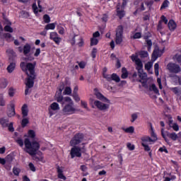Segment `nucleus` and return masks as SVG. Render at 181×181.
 Returning a JSON list of instances; mask_svg holds the SVG:
<instances>
[{
  "mask_svg": "<svg viewBox=\"0 0 181 181\" xmlns=\"http://www.w3.org/2000/svg\"><path fill=\"white\" fill-rule=\"evenodd\" d=\"M49 39L53 40L57 45H59L62 42V38L59 37V34L57 32L50 33Z\"/></svg>",
  "mask_w": 181,
  "mask_h": 181,
  "instance_id": "nucleus-13",
  "label": "nucleus"
},
{
  "mask_svg": "<svg viewBox=\"0 0 181 181\" xmlns=\"http://www.w3.org/2000/svg\"><path fill=\"white\" fill-rule=\"evenodd\" d=\"M140 56H141V57H148V56H149V55L148 54V52H146V51H141L140 52Z\"/></svg>",
  "mask_w": 181,
  "mask_h": 181,
  "instance_id": "nucleus-51",
  "label": "nucleus"
},
{
  "mask_svg": "<svg viewBox=\"0 0 181 181\" xmlns=\"http://www.w3.org/2000/svg\"><path fill=\"white\" fill-rule=\"evenodd\" d=\"M56 25H57V23H49L47 24L45 29V30H54V29L56 28Z\"/></svg>",
  "mask_w": 181,
  "mask_h": 181,
  "instance_id": "nucleus-22",
  "label": "nucleus"
},
{
  "mask_svg": "<svg viewBox=\"0 0 181 181\" xmlns=\"http://www.w3.org/2000/svg\"><path fill=\"white\" fill-rule=\"evenodd\" d=\"M13 173L15 176H19V173H21V169L19 168L14 167L13 168Z\"/></svg>",
  "mask_w": 181,
  "mask_h": 181,
  "instance_id": "nucleus-35",
  "label": "nucleus"
},
{
  "mask_svg": "<svg viewBox=\"0 0 181 181\" xmlns=\"http://www.w3.org/2000/svg\"><path fill=\"white\" fill-rule=\"evenodd\" d=\"M96 54H97V49L93 48V51H92V57H93V59H95Z\"/></svg>",
  "mask_w": 181,
  "mask_h": 181,
  "instance_id": "nucleus-59",
  "label": "nucleus"
},
{
  "mask_svg": "<svg viewBox=\"0 0 181 181\" xmlns=\"http://www.w3.org/2000/svg\"><path fill=\"white\" fill-rule=\"evenodd\" d=\"M59 110H60V106L58 105L57 103H52L48 108L49 117H52V115H54V111H59Z\"/></svg>",
  "mask_w": 181,
  "mask_h": 181,
  "instance_id": "nucleus-11",
  "label": "nucleus"
},
{
  "mask_svg": "<svg viewBox=\"0 0 181 181\" xmlns=\"http://www.w3.org/2000/svg\"><path fill=\"white\" fill-rule=\"evenodd\" d=\"M0 124L1 125V127H3V128H6V127H8V125H9V119L5 118V117H2L0 119Z\"/></svg>",
  "mask_w": 181,
  "mask_h": 181,
  "instance_id": "nucleus-20",
  "label": "nucleus"
},
{
  "mask_svg": "<svg viewBox=\"0 0 181 181\" xmlns=\"http://www.w3.org/2000/svg\"><path fill=\"white\" fill-rule=\"evenodd\" d=\"M125 15L124 11L121 10V6H117V16H119V19H122Z\"/></svg>",
  "mask_w": 181,
  "mask_h": 181,
  "instance_id": "nucleus-25",
  "label": "nucleus"
},
{
  "mask_svg": "<svg viewBox=\"0 0 181 181\" xmlns=\"http://www.w3.org/2000/svg\"><path fill=\"white\" fill-rule=\"evenodd\" d=\"M159 151L160 152H165V153H168V149H166V147L160 148Z\"/></svg>",
  "mask_w": 181,
  "mask_h": 181,
  "instance_id": "nucleus-63",
  "label": "nucleus"
},
{
  "mask_svg": "<svg viewBox=\"0 0 181 181\" xmlns=\"http://www.w3.org/2000/svg\"><path fill=\"white\" fill-rule=\"evenodd\" d=\"M4 23L6 25H12V23H11V21H9L8 18H4Z\"/></svg>",
  "mask_w": 181,
  "mask_h": 181,
  "instance_id": "nucleus-61",
  "label": "nucleus"
},
{
  "mask_svg": "<svg viewBox=\"0 0 181 181\" xmlns=\"http://www.w3.org/2000/svg\"><path fill=\"white\" fill-rule=\"evenodd\" d=\"M150 128L151 137H150L149 136H144L141 137V145L144 147V151L146 152H148L151 156V147H149V145H151V144H155V142L158 141V136L155 134V132H153V127H152V124H150Z\"/></svg>",
  "mask_w": 181,
  "mask_h": 181,
  "instance_id": "nucleus-3",
  "label": "nucleus"
},
{
  "mask_svg": "<svg viewBox=\"0 0 181 181\" xmlns=\"http://www.w3.org/2000/svg\"><path fill=\"white\" fill-rule=\"evenodd\" d=\"M124 30V28L122 26H119L116 31V38H115V42L116 45H120V43H122V32Z\"/></svg>",
  "mask_w": 181,
  "mask_h": 181,
  "instance_id": "nucleus-9",
  "label": "nucleus"
},
{
  "mask_svg": "<svg viewBox=\"0 0 181 181\" xmlns=\"http://www.w3.org/2000/svg\"><path fill=\"white\" fill-rule=\"evenodd\" d=\"M36 136L35 134V131L33 130H29L28 132V138H34Z\"/></svg>",
  "mask_w": 181,
  "mask_h": 181,
  "instance_id": "nucleus-41",
  "label": "nucleus"
},
{
  "mask_svg": "<svg viewBox=\"0 0 181 181\" xmlns=\"http://www.w3.org/2000/svg\"><path fill=\"white\" fill-rule=\"evenodd\" d=\"M141 36V33H136L133 36H131V37L133 39H139Z\"/></svg>",
  "mask_w": 181,
  "mask_h": 181,
  "instance_id": "nucleus-47",
  "label": "nucleus"
},
{
  "mask_svg": "<svg viewBox=\"0 0 181 181\" xmlns=\"http://www.w3.org/2000/svg\"><path fill=\"white\" fill-rule=\"evenodd\" d=\"M167 67L171 73H179V71H180V66L176 64L170 63L168 64Z\"/></svg>",
  "mask_w": 181,
  "mask_h": 181,
  "instance_id": "nucleus-12",
  "label": "nucleus"
},
{
  "mask_svg": "<svg viewBox=\"0 0 181 181\" xmlns=\"http://www.w3.org/2000/svg\"><path fill=\"white\" fill-rule=\"evenodd\" d=\"M138 115H139V113H133L131 115V117H132L131 122H135V121H136V119H138Z\"/></svg>",
  "mask_w": 181,
  "mask_h": 181,
  "instance_id": "nucleus-36",
  "label": "nucleus"
},
{
  "mask_svg": "<svg viewBox=\"0 0 181 181\" xmlns=\"http://www.w3.org/2000/svg\"><path fill=\"white\" fill-rule=\"evenodd\" d=\"M0 87L1 88H6V87H8V81L5 78H1Z\"/></svg>",
  "mask_w": 181,
  "mask_h": 181,
  "instance_id": "nucleus-26",
  "label": "nucleus"
},
{
  "mask_svg": "<svg viewBox=\"0 0 181 181\" xmlns=\"http://www.w3.org/2000/svg\"><path fill=\"white\" fill-rule=\"evenodd\" d=\"M30 45L29 44H25L23 48V54H25V56H26V54H29V53H30Z\"/></svg>",
  "mask_w": 181,
  "mask_h": 181,
  "instance_id": "nucleus-21",
  "label": "nucleus"
},
{
  "mask_svg": "<svg viewBox=\"0 0 181 181\" xmlns=\"http://www.w3.org/2000/svg\"><path fill=\"white\" fill-rule=\"evenodd\" d=\"M172 128L174 129V131H179V125H177L176 123L173 124Z\"/></svg>",
  "mask_w": 181,
  "mask_h": 181,
  "instance_id": "nucleus-54",
  "label": "nucleus"
},
{
  "mask_svg": "<svg viewBox=\"0 0 181 181\" xmlns=\"http://www.w3.org/2000/svg\"><path fill=\"white\" fill-rule=\"evenodd\" d=\"M6 115L8 118H12L16 115V112L15 111V102L11 101L6 107Z\"/></svg>",
  "mask_w": 181,
  "mask_h": 181,
  "instance_id": "nucleus-8",
  "label": "nucleus"
},
{
  "mask_svg": "<svg viewBox=\"0 0 181 181\" xmlns=\"http://www.w3.org/2000/svg\"><path fill=\"white\" fill-rule=\"evenodd\" d=\"M21 114L23 115V118L28 117V114H29V107L27 104H24L21 107Z\"/></svg>",
  "mask_w": 181,
  "mask_h": 181,
  "instance_id": "nucleus-17",
  "label": "nucleus"
},
{
  "mask_svg": "<svg viewBox=\"0 0 181 181\" xmlns=\"http://www.w3.org/2000/svg\"><path fill=\"white\" fill-rule=\"evenodd\" d=\"M86 149L84 146H74L71 149L70 155L72 159L74 158H81V153H86Z\"/></svg>",
  "mask_w": 181,
  "mask_h": 181,
  "instance_id": "nucleus-7",
  "label": "nucleus"
},
{
  "mask_svg": "<svg viewBox=\"0 0 181 181\" xmlns=\"http://www.w3.org/2000/svg\"><path fill=\"white\" fill-rule=\"evenodd\" d=\"M21 16L23 18H29V16H30L29 13L28 11H21Z\"/></svg>",
  "mask_w": 181,
  "mask_h": 181,
  "instance_id": "nucleus-48",
  "label": "nucleus"
},
{
  "mask_svg": "<svg viewBox=\"0 0 181 181\" xmlns=\"http://www.w3.org/2000/svg\"><path fill=\"white\" fill-rule=\"evenodd\" d=\"M43 19L45 23H49L50 22V17L49 16V15H44Z\"/></svg>",
  "mask_w": 181,
  "mask_h": 181,
  "instance_id": "nucleus-45",
  "label": "nucleus"
},
{
  "mask_svg": "<svg viewBox=\"0 0 181 181\" xmlns=\"http://www.w3.org/2000/svg\"><path fill=\"white\" fill-rule=\"evenodd\" d=\"M24 145L25 146V151L31 156L36 155V152L40 148V144L37 141L30 142V140L28 138L24 140Z\"/></svg>",
  "mask_w": 181,
  "mask_h": 181,
  "instance_id": "nucleus-5",
  "label": "nucleus"
},
{
  "mask_svg": "<svg viewBox=\"0 0 181 181\" xmlns=\"http://www.w3.org/2000/svg\"><path fill=\"white\" fill-rule=\"evenodd\" d=\"M103 77L104 78H106L107 81H112V75H109L105 73H103Z\"/></svg>",
  "mask_w": 181,
  "mask_h": 181,
  "instance_id": "nucleus-46",
  "label": "nucleus"
},
{
  "mask_svg": "<svg viewBox=\"0 0 181 181\" xmlns=\"http://www.w3.org/2000/svg\"><path fill=\"white\" fill-rule=\"evenodd\" d=\"M153 66V63H152L151 62H148L145 64L144 67L145 69L147 70V71H149V73L152 74V71H151V69H152Z\"/></svg>",
  "mask_w": 181,
  "mask_h": 181,
  "instance_id": "nucleus-27",
  "label": "nucleus"
},
{
  "mask_svg": "<svg viewBox=\"0 0 181 181\" xmlns=\"http://www.w3.org/2000/svg\"><path fill=\"white\" fill-rule=\"evenodd\" d=\"M93 37L95 38V39H96V37H100V32L96 31L95 33H94L93 34Z\"/></svg>",
  "mask_w": 181,
  "mask_h": 181,
  "instance_id": "nucleus-62",
  "label": "nucleus"
},
{
  "mask_svg": "<svg viewBox=\"0 0 181 181\" xmlns=\"http://www.w3.org/2000/svg\"><path fill=\"white\" fill-rule=\"evenodd\" d=\"M98 44V39L92 37L90 39V46H95Z\"/></svg>",
  "mask_w": 181,
  "mask_h": 181,
  "instance_id": "nucleus-38",
  "label": "nucleus"
},
{
  "mask_svg": "<svg viewBox=\"0 0 181 181\" xmlns=\"http://www.w3.org/2000/svg\"><path fill=\"white\" fill-rule=\"evenodd\" d=\"M58 177H59V179H62L63 180H66V177L63 175V173H58Z\"/></svg>",
  "mask_w": 181,
  "mask_h": 181,
  "instance_id": "nucleus-60",
  "label": "nucleus"
},
{
  "mask_svg": "<svg viewBox=\"0 0 181 181\" xmlns=\"http://www.w3.org/2000/svg\"><path fill=\"white\" fill-rule=\"evenodd\" d=\"M160 19H161V22H163L165 25H166V23H168V18H166V17H165V16H162Z\"/></svg>",
  "mask_w": 181,
  "mask_h": 181,
  "instance_id": "nucleus-56",
  "label": "nucleus"
},
{
  "mask_svg": "<svg viewBox=\"0 0 181 181\" xmlns=\"http://www.w3.org/2000/svg\"><path fill=\"white\" fill-rule=\"evenodd\" d=\"M8 93L9 97H13V95H15V89L13 88H10Z\"/></svg>",
  "mask_w": 181,
  "mask_h": 181,
  "instance_id": "nucleus-40",
  "label": "nucleus"
},
{
  "mask_svg": "<svg viewBox=\"0 0 181 181\" xmlns=\"http://www.w3.org/2000/svg\"><path fill=\"white\" fill-rule=\"evenodd\" d=\"M122 131L127 134H134L135 132V128L133 126H130L127 128H122Z\"/></svg>",
  "mask_w": 181,
  "mask_h": 181,
  "instance_id": "nucleus-23",
  "label": "nucleus"
},
{
  "mask_svg": "<svg viewBox=\"0 0 181 181\" xmlns=\"http://www.w3.org/2000/svg\"><path fill=\"white\" fill-rule=\"evenodd\" d=\"M21 69L27 74L28 78H26L25 86L28 87V88H32L33 87V80H35V77H36V74L35 73V67L36 66L35 63H25L21 62Z\"/></svg>",
  "mask_w": 181,
  "mask_h": 181,
  "instance_id": "nucleus-2",
  "label": "nucleus"
},
{
  "mask_svg": "<svg viewBox=\"0 0 181 181\" xmlns=\"http://www.w3.org/2000/svg\"><path fill=\"white\" fill-rule=\"evenodd\" d=\"M159 57V47H156L152 54V60L155 62Z\"/></svg>",
  "mask_w": 181,
  "mask_h": 181,
  "instance_id": "nucleus-19",
  "label": "nucleus"
},
{
  "mask_svg": "<svg viewBox=\"0 0 181 181\" xmlns=\"http://www.w3.org/2000/svg\"><path fill=\"white\" fill-rule=\"evenodd\" d=\"M33 9L34 13H38V12H42V6L40 5V0H37V4H36V3H34L33 4Z\"/></svg>",
  "mask_w": 181,
  "mask_h": 181,
  "instance_id": "nucleus-16",
  "label": "nucleus"
},
{
  "mask_svg": "<svg viewBox=\"0 0 181 181\" xmlns=\"http://www.w3.org/2000/svg\"><path fill=\"white\" fill-rule=\"evenodd\" d=\"M74 100L75 101H76V103H78V101H80V97H78V95L76 93V94H73L72 95Z\"/></svg>",
  "mask_w": 181,
  "mask_h": 181,
  "instance_id": "nucleus-52",
  "label": "nucleus"
},
{
  "mask_svg": "<svg viewBox=\"0 0 181 181\" xmlns=\"http://www.w3.org/2000/svg\"><path fill=\"white\" fill-rule=\"evenodd\" d=\"M169 6V1L168 0H165L161 5L160 9H166Z\"/></svg>",
  "mask_w": 181,
  "mask_h": 181,
  "instance_id": "nucleus-37",
  "label": "nucleus"
},
{
  "mask_svg": "<svg viewBox=\"0 0 181 181\" xmlns=\"http://www.w3.org/2000/svg\"><path fill=\"white\" fill-rule=\"evenodd\" d=\"M7 127H8V131H10L11 132H13V131H15V129H13V123H10L9 125L8 124Z\"/></svg>",
  "mask_w": 181,
  "mask_h": 181,
  "instance_id": "nucleus-53",
  "label": "nucleus"
},
{
  "mask_svg": "<svg viewBox=\"0 0 181 181\" xmlns=\"http://www.w3.org/2000/svg\"><path fill=\"white\" fill-rule=\"evenodd\" d=\"M57 29L59 35H64V28L60 25H57Z\"/></svg>",
  "mask_w": 181,
  "mask_h": 181,
  "instance_id": "nucleus-39",
  "label": "nucleus"
},
{
  "mask_svg": "<svg viewBox=\"0 0 181 181\" xmlns=\"http://www.w3.org/2000/svg\"><path fill=\"white\" fill-rule=\"evenodd\" d=\"M78 66H79L80 69H84V67H86V64H85V62H80L78 64Z\"/></svg>",
  "mask_w": 181,
  "mask_h": 181,
  "instance_id": "nucleus-64",
  "label": "nucleus"
},
{
  "mask_svg": "<svg viewBox=\"0 0 181 181\" xmlns=\"http://www.w3.org/2000/svg\"><path fill=\"white\" fill-rule=\"evenodd\" d=\"M127 146L129 151H134L135 149V146L131 143H127Z\"/></svg>",
  "mask_w": 181,
  "mask_h": 181,
  "instance_id": "nucleus-49",
  "label": "nucleus"
},
{
  "mask_svg": "<svg viewBox=\"0 0 181 181\" xmlns=\"http://www.w3.org/2000/svg\"><path fill=\"white\" fill-rule=\"evenodd\" d=\"M29 124V119L28 117H23L21 122V125L23 127H26V124Z\"/></svg>",
  "mask_w": 181,
  "mask_h": 181,
  "instance_id": "nucleus-32",
  "label": "nucleus"
},
{
  "mask_svg": "<svg viewBox=\"0 0 181 181\" xmlns=\"http://www.w3.org/2000/svg\"><path fill=\"white\" fill-rule=\"evenodd\" d=\"M149 90L150 91H153L155 94H158V88H156V84H151V86L149 87Z\"/></svg>",
  "mask_w": 181,
  "mask_h": 181,
  "instance_id": "nucleus-29",
  "label": "nucleus"
},
{
  "mask_svg": "<svg viewBox=\"0 0 181 181\" xmlns=\"http://www.w3.org/2000/svg\"><path fill=\"white\" fill-rule=\"evenodd\" d=\"M23 60L25 62H33V60H35V57L32 55H29L28 57L23 58Z\"/></svg>",
  "mask_w": 181,
  "mask_h": 181,
  "instance_id": "nucleus-43",
  "label": "nucleus"
},
{
  "mask_svg": "<svg viewBox=\"0 0 181 181\" xmlns=\"http://www.w3.org/2000/svg\"><path fill=\"white\" fill-rule=\"evenodd\" d=\"M92 108H97L100 111H107L110 108V100H107V102L105 100H93Z\"/></svg>",
  "mask_w": 181,
  "mask_h": 181,
  "instance_id": "nucleus-6",
  "label": "nucleus"
},
{
  "mask_svg": "<svg viewBox=\"0 0 181 181\" xmlns=\"http://www.w3.org/2000/svg\"><path fill=\"white\" fill-rule=\"evenodd\" d=\"M161 134H162V136L164 138V139H165V141H166V135H168V136L170 138V139H172L173 141H176L179 138V136H177V134L175 132H173L171 134H168L167 132H163V130H161Z\"/></svg>",
  "mask_w": 181,
  "mask_h": 181,
  "instance_id": "nucleus-15",
  "label": "nucleus"
},
{
  "mask_svg": "<svg viewBox=\"0 0 181 181\" xmlns=\"http://www.w3.org/2000/svg\"><path fill=\"white\" fill-rule=\"evenodd\" d=\"M177 28V24L173 20H170L168 22V28L170 30H175Z\"/></svg>",
  "mask_w": 181,
  "mask_h": 181,
  "instance_id": "nucleus-18",
  "label": "nucleus"
},
{
  "mask_svg": "<svg viewBox=\"0 0 181 181\" xmlns=\"http://www.w3.org/2000/svg\"><path fill=\"white\" fill-rule=\"evenodd\" d=\"M94 95H95L96 98L99 100V101H105L106 103L108 102V98H107L103 93H100L97 88L94 89Z\"/></svg>",
  "mask_w": 181,
  "mask_h": 181,
  "instance_id": "nucleus-14",
  "label": "nucleus"
},
{
  "mask_svg": "<svg viewBox=\"0 0 181 181\" xmlns=\"http://www.w3.org/2000/svg\"><path fill=\"white\" fill-rule=\"evenodd\" d=\"M130 59H132V62H133V63H135L136 69L138 70L140 78H142V80H146L148 75L146 73L144 72V64H142V61H141L139 57H138V54H132L130 56Z\"/></svg>",
  "mask_w": 181,
  "mask_h": 181,
  "instance_id": "nucleus-4",
  "label": "nucleus"
},
{
  "mask_svg": "<svg viewBox=\"0 0 181 181\" xmlns=\"http://www.w3.org/2000/svg\"><path fill=\"white\" fill-rule=\"evenodd\" d=\"M40 54V48H37L36 50H35V52L34 53V56L35 57H39V55Z\"/></svg>",
  "mask_w": 181,
  "mask_h": 181,
  "instance_id": "nucleus-57",
  "label": "nucleus"
},
{
  "mask_svg": "<svg viewBox=\"0 0 181 181\" xmlns=\"http://www.w3.org/2000/svg\"><path fill=\"white\" fill-rule=\"evenodd\" d=\"M64 89V84L62 83L55 94V100L62 105L65 104L62 108V114L64 115H73V114H76L77 109L74 107V102L71 98L69 96L63 97V95H62Z\"/></svg>",
  "mask_w": 181,
  "mask_h": 181,
  "instance_id": "nucleus-1",
  "label": "nucleus"
},
{
  "mask_svg": "<svg viewBox=\"0 0 181 181\" xmlns=\"http://www.w3.org/2000/svg\"><path fill=\"white\" fill-rule=\"evenodd\" d=\"M116 81V83H119V76H118L116 74H112V81Z\"/></svg>",
  "mask_w": 181,
  "mask_h": 181,
  "instance_id": "nucleus-34",
  "label": "nucleus"
},
{
  "mask_svg": "<svg viewBox=\"0 0 181 181\" xmlns=\"http://www.w3.org/2000/svg\"><path fill=\"white\" fill-rule=\"evenodd\" d=\"M4 30L6 32H9L10 33H12L13 32V28H12L11 25H5Z\"/></svg>",
  "mask_w": 181,
  "mask_h": 181,
  "instance_id": "nucleus-42",
  "label": "nucleus"
},
{
  "mask_svg": "<svg viewBox=\"0 0 181 181\" xmlns=\"http://www.w3.org/2000/svg\"><path fill=\"white\" fill-rule=\"evenodd\" d=\"M5 105H6V102H5V100L4 99V94L0 93V106L5 107Z\"/></svg>",
  "mask_w": 181,
  "mask_h": 181,
  "instance_id": "nucleus-31",
  "label": "nucleus"
},
{
  "mask_svg": "<svg viewBox=\"0 0 181 181\" xmlns=\"http://www.w3.org/2000/svg\"><path fill=\"white\" fill-rule=\"evenodd\" d=\"M81 104L82 107H83L86 110H88V107L87 106V103H86L85 101H81Z\"/></svg>",
  "mask_w": 181,
  "mask_h": 181,
  "instance_id": "nucleus-58",
  "label": "nucleus"
},
{
  "mask_svg": "<svg viewBox=\"0 0 181 181\" xmlns=\"http://www.w3.org/2000/svg\"><path fill=\"white\" fill-rule=\"evenodd\" d=\"M28 166L30 170H32V172H36V168L35 167V165H33V163H30Z\"/></svg>",
  "mask_w": 181,
  "mask_h": 181,
  "instance_id": "nucleus-50",
  "label": "nucleus"
},
{
  "mask_svg": "<svg viewBox=\"0 0 181 181\" xmlns=\"http://www.w3.org/2000/svg\"><path fill=\"white\" fill-rule=\"evenodd\" d=\"M81 141H83V135L81 134H78L71 140L70 145L71 146L74 147L76 145H78Z\"/></svg>",
  "mask_w": 181,
  "mask_h": 181,
  "instance_id": "nucleus-10",
  "label": "nucleus"
},
{
  "mask_svg": "<svg viewBox=\"0 0 181 181\" xmlns=\"http://www.w3.org/2000/svg\"><path fill=\"white\" fill-rule=\"evenodd\" d=\"M156 76H159V64L158 63L154 65Z\"/></svg>",
  "mask_w": 181,
  "mask_h": 181,
  "instance_id": "nucleus-44",
  "label": "nucleus"
},
{
  "mask_svg": "<svg viewBox=\"0 0 181 181\" xmlns=\"http://www.w3.org/2000/svg\"><path fill=\"white\" fill-rule=\"evenodd\" d=\"M15 67H16V64H15V62L11 63L7 66V71H8V73H13V70H15Z\"/></svg>",
  "mask_w": 181,
  "mask_h": 181,
  "instance_id": "nucleus-24",
  "label": "nucleus"
},
{
  "mask_svg": "<svg viewBox=\"0 0 181 181\" xmlns=\"http://www.w3.org/2000/svg\"><path fill=\"white\" fill-rule=\"evenodd\" d=\"M3 36L8 42H11V40H13V37H12V35L10 33L4 34Z\"/></svg>",
  "mask_w": 181,
  "mask_h": 181,
  "instance_id": "nucleus-33",
  "label": "nucleus"
},
{
  "mask_svg": "<svg viewBox=\"0 0 181 181\" xmlns=\"http://www.w3.org/2000/svg\"><path fill=\"white\" fill-rule=\"evenodd\" d=\"M64 95H70L71 94V88L67 86L63 92Z\"/></svg>",
  "mask_w": 181,
  "mask_h": 181,
  "instance_id": "nucleus-28",
  "label": "nucleus"
},
{
  "mask_svg": "<svg viewBox=\"0 0 181 181\" xmlns=\"http://www.w3.org/2000/svg\"><path fill=\"white\" fill-rule=\"evenodd\" d=\"M122 78H127L128 77V71L126 68L122 69Z\"/></svg>",
  "mask_w": 181,
  "mask_h": 181,
  "instance_id": "nucleus-30",
  "label": "nucleus"
},
{
  "mask_svg": "<svg viewBox=\"0 0 181 181\" xmlns=\"http://www.w3.org/2000/svg\"><path fill=\"white\" fill-rule=\"evenodd\" d=\"M16 142L20 146H23V140H22V139H18Z\"/></svg>",
  "mask_w": 181,
  "mask_h": 181,
  "instance_id": "nucleus-55",
  "label": "nucleus"
}]
</instances>
